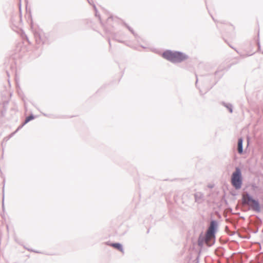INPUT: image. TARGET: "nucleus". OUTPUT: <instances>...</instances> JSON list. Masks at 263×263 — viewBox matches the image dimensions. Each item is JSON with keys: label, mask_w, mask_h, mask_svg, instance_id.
Wrapping results in <instances>:
<instances>
[{"label": "nucleus", "mask_w": 263, "mask_h": 263, "mask_svg": "<svg viewBox=\"0 0 263 263\" xmlns=\"http://www.w3.org/2000/svg\"><path fill=\"white\" fill-rule=\"evenodd\" d=\"M162 57L172 62H180L187 59V56L182 53L171 51H165L163 53Z\"/></svg>", "instance_id": "f257e3e1"}, {"label": "nucleus", "mask_w": 263, "mask_h": 263, "mask_svg": "<svg viewBox=\"0 0 263 263\" xmlns=\"http://www.w3.org/2000/svg\"><path fill=\"white\" fill-rule=\"evenodd\" d=\"M217 228V223L215 221H212L210 223L205 235V242L207 245L211 246V240L215 237V233Z\"/></svg>", "instance_id": "f03ea898"}, {"label": "nucleus", "mask_w": 263, "mask_h": 263, "mask_svg": "<svg viewBox=\"0 0 263 263\" xmlns=\"http://www.w3.org/2000/svg\"><path fill=\"white\" fill-rule=\"evenodd\" d=\"M231 182L233 186L236 189H239L241 186L242 179L241 172L239 168H236V171L234 172L232 176Z\"/></svg>", "instance_id": "7ed1b4c3"}, {"label": "nucleus", "mask_w": 263, "mask_h": 263, "mask_svg": "<svg viewBox=\"0 0 263 263\" xmlns=\"http://www.w3.org/2000/svg\"><path fill=\"white\" fill-rule=\"evenodd\" d=\"M253 200L248 194L244 193L242 194V204L249 205L250 203Z\"/></svg>", "instance_id": "20e7f679"}, {"label": "nucleus", "mask_w": 263, "mask_h": 263, "mask_svg": "<svg viewBox=\"0 0 263 263\" xmlns=\"http://www.w3.org/2000/svg\"><path fill=\"white\" fill-rule=\"evenodd\" d=\"M252 210L259 212L260 211V206L257 201L253 199L248 205Z\"/></svg>", "instance_id": "39448f33"}, {"label": "nucleus", "mask_w": 263, "mask_h": 263, "mask_svg": "<svg viewBox=\"0 0 263 263\" xmlns=\"http://www.w3.org/2000/svg\"><path fill=\"white\" fill-rule=\"evenodd\" d=\"M109 245L112 247L114 248L115 249H116L122 252H123L122 245L119 243H111Z\"/></svg>", "instance_id": "423d86ee"}, {"label": "nucleus", "mask_w": 263, "mask_h": 263, "mask_svg": "<svg viewBox=\"0 0 263 263\" xmlns=\"http://www.w3.org/2000/svg\"><path fill=\"white\" fill-rule=\"evenodd\" d=\"M238 152L239 154L242 153V139L239 138L238 141Z\"/></svg>", "instance_id": "0eeeda50"}, {"label": "nucleus", "mask_w": 263, "mask_h": 263, "mask_svg": "<svg viewBox=\"0 0 263 263\" xmlns=\"http://www.w3.org/2000/svg\"><path fill=\"white\" fill-rule=\"evenodd\" d=\"M33 119H34V117L33 116L31 115V116H28V117L26 118L24 124H26L30 121L33 120Z\"/></svg>", "instance_id": "6e6552de"}, {"label": "nucleus", "mask_w": 263, "mask_h": 263, "mask_svg": "<svg viewBox=\"0 0 263 263\" xmlns=\"http://www.w3.org/2000/svg\"><path fill=\"white\" fill-rule=\"evenodd\" d=\"M230 112H232V109H231L230 110Z\"/></svg>", "instance_id": "1a4fd4ad"}]
</instances>
